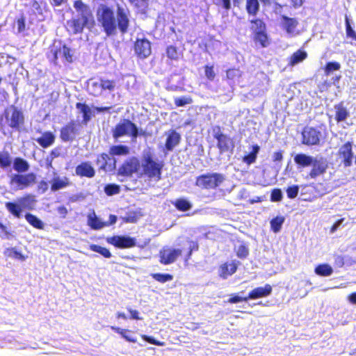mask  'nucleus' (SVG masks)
Wrapping results in <instances>:
<instances>
[{
  "label": "nucleus",
  "instance_id": "obj_2",
  "mask_svg": "<svg viewBox=\"0 0 356 356\" xmlns=\"http://www.w3.org/2000/svg\"><path fill=\"white\" fill-rule=\"evenodd\" d=\"M111 134L115 140L125 136L135 139L138 136L139 131L136 124L129 119L124 118L114 126L111 129Z\"/></svg>",
  "mask_w": 356,
  "mask_h": 356
},
{
  "label": "nucleus",
  "instance_id": "obj_32",
  "mask_svg": "<svg viewBox=\"0 0 356 356\" xmlns=\"http://www.w3.org/2000/svg\"><path fill=\"white\" fill-rule=\"evenodd\" d=\"M7 210L15 218H19L22 216V207L14 202H7L5 204Z\"/></svg>",
  "mask_w": 356,
  "mask_h": 356
},
{
  "label": "nucleus",
  "instance_id": "obj_34",
  "mask_svg": "<svg viewBox=\"0 0 356 356\" xmlns=\"http://www.w3.org/2000/svg\"><path fill=\"white\" fill-rule=\"evenodd\" d=\"M76 108L80 111L83 115V122L87 123L91 120V111L90 107L85 103L77 102Z\"/></svg>",
  "mask_w": 356,
  "mask_h": 356
},
{
  "label": "nucleus",
  "instance_id": "obj_12",
  "mask_svg": "<svg viewBox=\"0 0 356 356\" xmlns=\"http://www.w3.org/2000/svg\"><path fill=\"white\" fill-rule=\"evenodd\" d=\"M312 169L309 172L311 178L315 179L323 175L328 167L327 161L323 156H316L312 164Z\"/></svg>",
  "mask_w": 356,
  "mask_h": 356
},
{
  "label": "nucleus",
  "instance_id": "obj_59",
  "mask_svg": "<svg viewBox=\"0 0 356 356\" xmlns=\"http://www.w3.org/2000/svg\"><path fill=\"white\" fill-rule=\"evenodd\" d=\"M282 192L280 189H274L271 192L270 200L272 202H280L282 199Z\"/></svg>",
  "mask_w": 356,
  "mask_h": 356
},
{
  "label": "nucleus",
  "instance_id": "obj_38",
  "mask_svg": "<svg viewBox=\"0 0 356 356\" xmlns=\"http://www.w3.org/2000/svg\"><path fill=\"white\" fill-rule=\"evenodd\" d=\"M245 8L250 15L256 16L259 10L258 0H246Z\"/></svg>",
  "mask_w": 356,
  "mask_h": 356
},
{
  "label": "nucleus",
  "instance_id": "obj_37",
  "mask_svg": "<svg viewBox=\"0 0 356 356\" xmlns=\"http://www.w3.org/2000/svg\"><path fill=\"white\" fill-rule=\"evenodd\" d=\"M25 218L26 221L33 227L38 229H42L44 228V224L42 221L36 216L31 213H27L25 214Z\"/></svg>",
  "mask_w": 356,
  "mask_h": 356
},
{
  "label": "nucleus",
  "instance_id": "obj_48",
  "mask_svg": "<svg viewBox=\"0 0 356 356\" xmlns=\"http://www.w3.org/2000/svg\"><path fill=\"white\" fill-rule=\"evenodd\" d=\"M104 192L108 196L117 195L120 192V186L115 184H108L104 186Z\"/></svg>",
  "mask_w": 356,
  "mask_h": 356
},
{
  "label": "nucleus",
  "instance_id": "obj_3",
  "mask_svg": "<svg viewBox=\"0 0 356 356\" xmlns=\"http://www.w3.org/2000/svg\"><path fill=\"white\" fill-rule=\"evenodd\" d=\"M3 116L8 127L15 131H20L24 125L23 111L14 105H11L3 111Z\"/></svg>",
  "mask_w": 356,
  "mask_h": 356
},
{
  "label": "nucleus",
  "instance_id": "obj_19",
  "mask_svg": "<svg viewBox=\"0 0 356 356\" xmlns=\"http://www.w3.org/2000/svg\"><path fill=\"white\" fill-rule=\"evenodd\" d=\"M134 48L136 54L140 58H145L151 54L150 42L146 39H137Z\"/></svg>",
  "mask_w": 356,
  "mask_h": 356
},
{
  "label": "nucleus",
  "instance_id": "obj_27",
  "mask_svg": "<svg viewBox=\"0 0 356 356\" xmlns=\"http://www.w3.org/2000/svg\"><path fill=\"white\" fill-rule=\"evenodd\" d=\"M67 24L74 34L82 33L83 29L87 27V25L85 24L83 21L79 18H73L67 21Z\"/></svg>",
  "mask_w": 356,
  "mask_h": 356
},
{
  "label": "nucleus",
  "instance_id": "obj_50",
  "mask_svg": "<svg viewBox=\"0 0 356 356\" xmlns=\"http://www.w3.org/2000/svg\"><path fill=\"white\" fill-rule=\"evenodd\" d=\"M236 255L241 259H245L249 254L248 248L244 244H240L236 248Z\"/></svg>",
  "mask_w": 356,
  "mask_h": 356
},
{
  "label": "nucleus",
  "instance_id": "obj_11",
  "mask_svg": "<svg viewBox=\"0 0 356 356\" xmlns=\"http://www.w3.org/2000/svg\"><path fill=\"white\" fill-rule=\"evenodd\" d=\"M338 156L341 159L342 163L345 168L350 167L353 165L354 158L353 143L348 141L341 145L339 149Z\"/></svg>",
  "mask_w": 356,
  "mask_h": 356
},
{
  "label": "nucleus",
  "instance_id": "obj_46",
  "mask_svg": "<svg viewBox=\"0 0 356 356\" xmlns=\"http://www.w3.org/2000/svg\"><path fill=\"white\" fill-rule=\"evenodd\" d=\"M284 222V218L283 216H277L270 220V227L272 230L275 233H277L280 231L282 226Z\"/></svg>",
  "mask_w": 356,
  "mask_h": 356
},
{
  "label": "nucleus",
  "instance_id": "obj_53",
  "mask_svg": "<svg viewBox=\"0 0 356 356\" xmlns=\"http://www.w3.org/2000/svg\"><path fill=\"white\" fill-rule=\"evenodd\" d=\"M13 236V232L5 225L0 222V238H10Z\"/></svg>",
  "mask_w": 356,
  "mask_h": 356
},
{
  "label": "nucleus",
  "instance_id": "obj_42",
  "mask_svg": "<svg viewBox=\"0 0 356 356\" xmlns=\"http://www.w3.org/2000/svg\"><path fill=\"white\" fill-rule=\"evenodd\" d=\"M259 149L260 148L257 145H253L252 150L250 152V154L243 157V162L249 165L254 163L257 156V154L259 153Z\"/></svg>",
  "mask_w": 356,
  "mask_h": 356
},
{
  "label": "nucleus",
  "instance_id": "obj_55",
  "mask_svg": "<svg viewBox=\"0 0 356 356\" xmlns=\"http://www.w3.org/2000/svg\"><path fill=\"white\" fill-rule=\"evenodd\" d=\"M255 40L260 42L263 47H266L267 45V35L264 33V31L257 32L255 33Z\"/></svg>",
  "mask_w": 356,
  "mask_h": 356
},
{
  "label": "nucleus",
  "instance_id": "obj_61",
  "mask_svg": "<svg viewBox=\"0 0 356 356\" xmlns=\"http://www.w3.org/2000/svg\"><path fill=\"white\" fill-rule=\"evenodd\" d=\"M17 31L19 33L23 32L26 29L25 17L24 15L20 16L17 19Z\"/></svg>",
  "mask_w": 356,
  "mask_h": 356
},
{
  "label": "nucleus",
  "instance_id": "obj_26",
  "mask_svg": "<svg viewBox=\"0 0 356 356\" xmlns=\"http://www.w3.org/2000/svg\"><path fill=\"white\" fill-rule=\"evenodd\" d=\"M315 157L307 155L305 154H298L294 156V162L302 167H308L312 165V163H314Z\"/></svg>",
  "mask_w": 356,
  "mask_h": 356
},
{
  "label": "nucleus",
  "instance_id": "obj_23",
  "mask_svg": "<svg viewBox=\"0 0 356 356\" xmlns=\"http://www.w3.org/2000/svg\"><path fill=\"white\" fill-rule=\"evenodd\" d=\"M334 108L335 111V120L337 122H343L350 116V112L343 102L335 104Z\"/></svg>",
  "mask_w": 356,
  "mask_h": 356
},
{
  "label": "nucleus",
  "instance_id": "obj_52",
  "mask_svg": "<svg viewBox=\"0 0 356 356\" xmlns=\"http://www.w3.org/2000/svg\"><path fill=\"white\" fill-rule=\"evenodd\" d=\"M250 22L252 24V29L254 30L255 33L257 32L264 31V29H265V24L262 22V20L259 19H252L250 21Z\"/></svg>",
  "mask_w": 356,
  "mask_h": 356
},
{
  "label": "nucleus",
  "instance_id": "obj_20",
  "mask_svg": "<svg viewBox=\"0 0 356 356\" xmlns=\"http://www.w3.org/2000/svg\"><path fill=\"white\" fill-rule=\"evenodd\" d=\"M75 173L80 177L92 178L95 175V170L89 162L83 161L76 166Z\"/></svg>",
  "mask_w": 356,
  "mask_h": 356
},
{
  "label": "nucleus",
  "instance_id": "obj_17",
  "mask_svg": "<svg viewBox=\"0 0 356 356\" xmlns=\"http://www.w3.org/2000/svg\"><path fill=\"white\" fill-rule=\"evenodd\" d=\"M215 138L218 140L217 146L220 150V154L226 152H233L235 147L234 142L228 136L223 134H219L216 135Z\"/></svg>",
  "mask_w": 356,
  "mask_h": 356
},
{
  "label": "nucleus",
  "instance_id": "obj_64",
  "mask_svg": "<svg viewBox=\"0 0 356 356\" xmlns=\"http://www.w3.org/2000/svg\"><path fill=\"white\" fill-rule=\"evenodd\" d=\"M248 297L243 298L239 296H234L230 298L227 300V302L229 303H237V302H240L242 301H248Z\"/></svg>",
  "mask_w": 356,
  "mask_h": 356
},
{
  "label": "nucleus",
  "instance_id": "obj_63",
  "mask_svg": "<svg viewBox=\"0 0 356 356\" xmlns=\"http://www.w3.org/2000/svg\"><path fill=\"white\" fill-rule=\"evenodd\" d=\"M172 280V276L170 274L157 273V282L164 283L168 281H171Z\"/></svg>",
  "mask_w": 356,
  "mask_h": 356
},
{
  "label": "nucleus",
  "instance_id": "obj_47",
  "mask_svg": "<svg viewBox=\"0 0 356 356\" xmlns=\"http://www.w3.org/2000/svg\"><path fill=\"white\" fill-rule=\"evenodd\" d=\"M131 4L136 8L139 12L145 13L148 7L149 0H129Z\"/></svg>",
  "mask_w": 356,
  "mask_h": 356
},
{
  "label": "nucleus",
  "instance_id": "obj_39",
  "mask_svg": "<svg viewBox=\"0 0 356 356\" xmlns=\"http://www.w3.org/2000/svg\"><path fill=\"white\" fill-rule=\"evenodd\" d=\"M333 273L332 268L327 264H320L315 268V273L320 276L327 277Z\"/></svg>",
  "mask_w": 356,
  "mask_h": 356
},
{
  "label": "nucleus",
  "instance_id": "obj_33",
  "mask_svg": "<svg viewBox=\"0 0 356 356\" xmlns=\"http://www.w3.org/2000/svg\"><path fill=\"white\" fill-rule=\"evenodd\" d=\"M109 154L112 156H125L129 154V148L124 145H113L109 149Z\"/></svg>",
  "mask_w": 356,
  "mask_h": 356
},
{
  "label": "nucleus",
  "instance_id": "obj_4",
  "mask_svg": "<svg viewBox=\"0 0 356 356\" xmlns=\"http://www.w3.org/2000/svg\"><path fill=\"white\" fill-rule=\"evenodd\" d=\"M154 158V154L149 149L143 152L140 161L139 177L151 179L156 176V161Z\"/></svg>",
  "mask_w": 356,
  "mask_h": 356
},
{
  "label": "nucleus",
  "instance_id": "obj_16",
  "mask_svg": "<svg viewBox=\"0 0 356 356\" xmlns=\"http://www.w3.org/2000/svg\"><path fill=\"white\" fill-rule=\"evenodd\" d=\"M181 250L179 249H173L165 247L160 251V262L163 264L173 263L177 258L181 255Z\"/></svg>",
  "mask_w": 356,
  "mask_h": 356
},
{
  "label": "nucleus",
  "instance_id": "obj_54",
  "mask_svg": "<svg viewBox=\"0 0 356 356\" xmlns=\"http://www.w3.org/2000/svg\"><path fill=\"white\" fill-rule=\"evenodd\" d=\"M241 76V72L238 69H230L227 71V77L233 81H236Z\"/></svg>",
  "mask_w": 356,
  "mask_h": 356
},
{
  "label": "nucleus",
  "instance_id": "obj_8",
  "mask_svg": "<svg viewBox=\"0 0 356 356\" xmlns=\"http://www.w3.org/2000/svg\"><path fill=\"white\" fill-rule=\"evenodd\" d=\"M73 6L79 14L78 18L87 25V28L92 29L95 26V19L90 6L81 0L74 1Z\"/></svg>",
  "mask_w": 356,
  "mask_h": 356
},
{
  "label": "nucleus",
  "instance_id": "obj_30",
  "mask_svg": "<svg viewBox=\"0 0 356 356\" xmlns=\"http://www.w3.org/2000/svg\"><path fill=\"white\" fill-rule=\"evenodd\" d=\"M95 87H100V90L113 91L115 88V81L114 80H108L100 79L99 82H93Z\"/></svg>",
  "mask_w": 356,
  "mask_h": 356
},
{
  "label": "nucleus",
  "instance_id": "obj_56",
  "mask_svg": "<svg viewBox=\"0 0 356 356\" xmlns=\"http://www.w3.org/2000/svg\"><path fill=\"white\" fill-rule=\"evenodd\" d=\"M299 192V186L297 185H293L292 186L288 187L286 189V194L289 198L293 199L297 197Z\"/></svg>",
  "mask_w": 356,
  "mask_h": 356
},
{
  "label": "nucleus",
  "instance_id": "obj_28",
  "mask_svg": "<svg viewBox=\"0 0 356 356\" xmlns=\"http://www.w3.org/2000/svg\"><path fill=\"white\" fill-rule=\"evenodd\" d=\"M30 165L28 161L21 157H16L13 160V168L18 173L22 174L29 170Z\"/></svg>",
  "mask_w": 356,
  "mask_h": 356
},
{
  "label": "nucleus",
  "instance_id": "obj_18",
  "mask_svg": "<svg viewBox=\"0 0 356 356\" xmlns=\"http://www.w3.org/2000/svg\"><path fill=\"white\" fill-rule=\"evenodd\" d=\"M96 163L99 165V170L105 172H110L115 169L116 161L111 158L107 153H102L98 155Z\"/></svg>",
  "mask_w": 356,
  "mask_h": 356
},
{
  "label": "nucleus",
  "instance_id": "obj_10",
  "mask_svg": "<svg viewBox=\"0 0 356 356\" xmlns=\"http://www.w3.org/2000/svg\"><path fill=\"white\" fill-rule=\"evenodd\" d=\"M140 161L136 157L125 160L118 169V175L125 177L131 176L133 173L138 174Z\"/></svg>",
  "mask_w": 356,
  "mask_h": 356
},
{
  "label": "nucleus",
  "instance_id": "obj_6",
  "mask_svg": "<svg viewBox=\"0 0 356 356\" xmlns=\"http://www.w3.org/2000/svg\"><path fill=\"white\" fill-rule=\"evenodd\" d=\"M225 180V176L221 173L212 172L199 176L196 179V185L206 189H213Z\"/></svg>",
  "mask_w": 356,
  "mask_h": 356
},
{
  "label": "nucleus",
  "instance_id": "obj_7",
  "mask_svg": "<svg viewBox=\"0 0 356 356\" xmlns=\"http://www.w3.org/2000/svg\"><path fill=\"white\" fill-rule=\"evenodd\" d=\"M37 181V175L34 172L26 174H14L10 177V184L17 190H24L33 186Z\"/></svg>",
  "mask_w": 356,
  "mask_h": 356
},
{
  "label": "nucleus",
  "instance_id": "obj_45",
  "mask_svg": "<svg viewBox=\"0 0 356 356\" xmlns=\"http://www.w3.org/2000/svg\"><path fill=\"white\" fill-rule=\"evenodd\" d=\"M175 206L179 211H186L191 209L192 204L186 199L180 198L175 201Z\"/></svg>",
  "mask_w": 356,
  "mask_h": 356
},
{
  "label": "nucleus",
  "instance_id": "obj_62",
  "mask_svg": "<svg viewBox=\"0 0 356 356\" xmlns=\"http://www.w3.org/2000/svg\"><path fill=\"white\" fill-rule=\"evenodd\" d=\"M205 76L211 81L213 80L216 76V73L213 70V66H206L205 67Z\"/></svg>",
  "mask_w": 356,
  "mask_h": 356
},
{
  "label": "nucleus",
  "instance_id": "obj_51",
  "mask_svg": "<svg viewBox=\"0 0 356 356\" xmlns=\"http://www.w3.org/2000/svg\"><path fill=\"white\" fill-rule=\"evenodd\" d=\"M192 102V99L188 96L177 97L175 99V104L177 106H184L187 104H191Z\"/></svg>",
  "mask_w": 356,
  "mask_h": 356
},
{
  "label": "nucleus",
  "instance_id": "obj_43",
  "mask_svg": "<svg viewBox=\"0 0 356 356\" xmlns=\"http://www.w3.org/2000/svg\"><path fill=\"white\" fill-rule=\"evenodd\" d=\"M88 225L95 230L106 227V224L101 221L95 215L89 217Z\"/></svg>",
  "mask_w": 356,
  "mask_h": 356
},
{
  "label": "nucleus",
  "instance_id": "obj_57",
  "mask_svg": "<svg viewBox=\"0 0 356 356\" xmlns=\"http://www.w3.org/2000/svg\"><path fill=\"white\" fill-rule=\"evenodd\" d=\"M49 189V183L48 181L42 179L38 182L37 186V191L40 194H44Z\"/></svg>",
  "mask_w": 356,
  "mask_h": 356
},
{
  "label": "nucleus",
  "instance_id": "obj_24",
  "mask_svg": "<svg viewBox=\"0 0 356 356\" xmlns=\"http://www.w3.org/2000/svg\"><path fill=\"white\" fill-rule=\"evenodd\" d=\"M37 143L43 148L52 145L55 142V136L51 131H44L36 139Z\"/></svg>",
  "mask_w": 356,
  "mask_h": 356
},
{
  "label": "nucleus",
  "instance_id": "obj_1",
  "mask_svg": "<svg viewBox=\"0 0 356 356\" xmlns=\"http://www.w3.org/2000/svg\"><path fill=\"white\" fill-rule=\"evenodd\" d=\"M97 20L106 36L115 35L117 29L122 34L127 33L129 26V11L118 6L116 16L112 8L100 4L96 11Z\"/></svg>",
  "mask_w": 356,
  "mask_h": 356
},
{
  "label": "nucleus",
  "instance_id": "obj_21",
  "mask_svg": "<svg viewBox=\"0 0 356 356\" xmlns=\"http://www.w3.org/2000/svg\"><path fill=\"white\" fill-rule=\"evenodd\" d=\"M298 24V22L295 18H291L285 15L282 16V26L290 36H295L298 34L296 29Z\"/></svg>",
  "mask_w": 356,
  "mask_h": 356
},
{
  "label": "nucleus",
  "instance_id": "obj_35",
  "mask_svg": "<svg viewBox=\"0 0 356 356\" xmlns=\"http://www.w3.org/2000/svg\"><path fill=\"white\" fill-rule=\"evenodd\" d=\"M307 56L306 51L302 50H298L293 53L289 59V65L294 66L302 61H303Z\"/></svg>",
  "mask_w": 356,
  "mask_h": 356
},
{
  "label": "nucleus",
  "instance_id": "obj_13",
  "mask_svg": "<svg viewBox=\"0 0 356 356\" xmlns=\"http://www.w3.org/2000/svg\"><path fill=\"white\" fill-rule=\"evenodd\" d=\"M321 132L313 127H305L302 133V143L307 145H317L320 141Z\"/></svg>",
  "mask_w": 356,
  "mask_h": 356
},
{
  "label": "nucleus",
  "instance_id": "obj_36",
  "mask_svg": "<svg viewBox=\"0 0 356 356\" xmlns=\"http://www.w3.org/2000/svg\"><path fill=\"white\" fill-rule=\"evenodd\" d=\"M13 161L10 154L8 151L0 152V168L7 169L12 165Z\"/></svg>",
  "mask_w": 356,
  "mask_h": 356
},
{
  "label": "nucleus",
  "instance_id": "obj_49",
  "mask_svg": "<svg viewBox=\"0 0 356 356\" xmlns=\"http://www.w3.org/2000/svg\"><path fill=\"white\" fill-rule=\"evenodd\" d=\"M341 65L338 62H328L325 67V73L326 75H330L333 71L339 70Z\"/></svg>",
  "mask_w": 356,
  "mask_h": 356
},
{
  "label": "nucleus",
  "instance_id": "obj_41",
  "mask_svg": "<svg viewBox=\"0 0 356 356\" xmlns=\"http://www.w3.org/2000/svg\"><path fill=\"white\" fill-rule=\"evenodd\" d=\"M111 329L114 331L115 333H118L122 336L126 341L129 342H136V339L131 337L127 333L131 332V330L127 329H122L119 327L116 326H111Z\"/></svg>",
  "mask_w": 356,
  "mask_h": 356
},
{
  "label": "nucleus",
  "instance_id": "obj_5",
  "mask_svg": "<svg viewBox=\"0 0 356 356\" xmlns=\"http://www.w3.org/2000/svg\"><path fill=\"white\" fill-rule=\"evenodd\" d=\"M61 56L67 63L73 62L72 50L65 44L59 42L58 45L52 44L49 47L47 58L54 65H58V56Z\"/></svg>",
  "mask_w": 356,
  "mask_h": 356
},
{
  "label": "nucleus",
  "instance_id": "obj_14",
  "mask_svg": "<svg viewBox=\"0 0 356 356\" xmlns=\"http://www.w3.org/2000/svg\"><path fill=\"white\" fill-rule=\"evenodd\" d=\"M77 124L74 120H71L61 127L60 138L63 142L72 141L77 134Z\"/></svg>",
  "mask_w": 356,
  "mask_h": 356
},
{
  "label": "nucleus",
  "instance_id": "obj_31",
  "mask_svg": "<svg viewBox=\"0 0 356 356\" xmlns=\"http://www.w3.org/2000/svg\"><path fill=\"white\" fill-rule=\"evenodd\" d=\"M236 269L237 266L234 263L225 264L220 267V275L223 279H227L228 276L234 274Z\"/></svg>",
  "mask_w": 356,
  "mask_h": 356
},
{
  "label": "nucleus",
  "instance_id": "obj_25",
  "mask_svg": "<svg viewBox=\"0 0 356 356\" xmlns=\"http://www.w3.org/2000/svg\"><path fill=\"white\" fill-rule=\"evenodd\" d=\"M181 136L175 131H170L168 134L165 142V148L168 151H172L180 142Z\"/></svg>",
  "mask_w": 356,
  "mask_h": 356
},
{
  "label": "nucleus",
  "instance_id": "obj_60",
  "mask_svg": "<svg viewBox=\"0 0 356 356\" xmlns=\"http://www.w3.org/2000/svg\"><path fill=\"white\" fill-rule=\"evenodd\" d=\"M166 54L168 58L171 59H177L179 57V53L176 47L170 46L167 48Z\"/></svg>",
  "mask_w": 356,
  "mask_h": 356
},
{
  "label": "nucleus",
  "instance_id": "obj_15",
  "mask_svg": "<svg viewBox=\"0 0 356 356\" xmlns=\"http://www.w3.org/2000/svg\"><path fill=\"white\" fill-rule=\"evenodd\" d=\"M49 184L50 191L56 192L70 187L72 185V181L67 177H60L56 172H54V177L50 180Z\"/></svg>",
  "mask_w": 356,
  "mask_h": 356
},
{
  "label": "nucleus",
  "instance_id": "obj_29",
  "mask_svg": "<svg viewBox=\"0 0 356 356\" xmlns=\"http://www.w3.org/2000/svg\"><path fill=\"white\" fill-rule=\"evenodd\" d=\"M4 254L7 257L19 260L21 261H24L28 258L27 255L23 254L22 252L17 250L16 248H6L4 251Z\"/></svg>",
  "mask_w": 356,
  "mask_h": 356
},
{
  "label": "nucleus",
  "instance_id": "obj_44",
  "mask_svg": "<svg viewBox=\"0 0 356 356\" xmlns=\"http://www.w3.org/2000/svg\"><path fill=\"white\" fill-rule=\"evenodd\" d=\"M90 250L97 252L102 255L105 258H110L111 257L112 254L109 250L105 247L100 246L99 245L96 244H92L90 245Z\"/></svg>",
  "mask_w": 356,
  "mask_h": 356
},
{
  "label": "nucleus",
  "instance_id": "obj_58",
  "mask_svg": "<svg viewBox=\"0 0 356 356\" xmlns=\"http://www.w3.org/2000/svg\"><path fill=\"white\" fill-rule=\"evenodd\" d=\"M346 32L347 37L356 40V32L351 27L347 17H346Z\"/></svg>",
  "mask_w": 356,
  "mask_h": 356
},
{
  "label": "nucleus",
  "instance_id": "obj_22",
  "mask_svg": "<svg viewBox=\"0 0 356 356\" xmlns=\"http://www.w3.org/2000/svg\"><path fill=\"white\" fill-rule=\"evenodd\" d=\"M272 292V287L270 284H266L263 287H257L254 289L249 293V299H257L269 296Z\"/></svg>",
  "mask_w": 356,
  "mask_h": 356
},
{
  "label": "nucleus",
  "instance_id": "obj_40",
  "mask_svg": "<svg viewBox=\"0 0 356 356\" xmlns=\"http://www.w3.org/2000/svg\"><path fill=\"white\" fill-rule=\"evenodd\" d=\"M141 216L142 215L139 211H129L126 213L125 216L122 218V220L124 222L135 223L138 220Z\"/></svg>",
  "mask_w": 356,
  "mask_h": 356
},
{
  "label": "nucleus",
  "instance_id": "obj_9",
  "mask_svg": "<svg viewBox=\"0 0 356 356\" xmlns=\"http://www.w3.org/2000/svg\"><path fill=\"white\" fill-rule=\"evenodd\" d=\"M106 242L119 249H128L136 245V239L124 235H115L106 238Z\"/></svg>",
  "mask_w": 356,
  "mask_h": 356
}]
</instances>
